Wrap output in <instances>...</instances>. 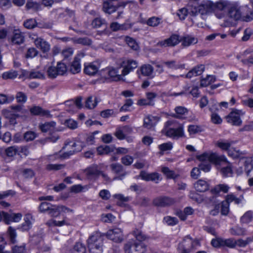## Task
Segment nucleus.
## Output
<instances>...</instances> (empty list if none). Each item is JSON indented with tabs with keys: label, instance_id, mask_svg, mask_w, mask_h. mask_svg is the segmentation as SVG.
<instances>
[{
	"label": "nucleus",
	"instance_id": "f257e3e1",
	"mask_svg": "<svg viewBox=\"0 0 253 253\" xmlns=\"http://www.w3.org/2000/svg\"><path fill=\"white\" fill-rule=\"evenodd\" d=\"M209 4L210 13L226 9L228 16L235 21L250 22L253 20V1L249 5L243 6L229 1H211Z\"/></svg>",
	"mask_w": 253,
	"mask_h": 253
},
{
	"label": "nucleus",
	"instance_id": "f03ea898",
	"mask_svg": "<svg viewBox=\"0 0 253 253\" xmlns=\"http://www.w3.org/2000/svg\"><path fill=\"white\" fill-rule=\"evenodd\" d=\"M209 2L211 1H189L187 8L179 9L177 15L181 20H184L187 14L191 16H196L198 13L201 15L210 13Z\"/></svg>",
	"mask_w": 253,
	"mask_h": 253
},
{
	"label": "nucleus",
	"instance_id": "7ed1b4c3",
	"mask_svg": "<svg viewBox=\"0 0 253 253\" xmlns=\"http://www.w3.org/2000/svg\"><path fill=\"white\" fill-rule=\"evenodd\" d=\"M198 159L201 162L199 165L200 169L205 172H208L211 168V163L219 165L221 162H225L226 158L224 155H218L215 153H204L197 157Z\"/></svg>",
	"mask_w": 253,
	"mask_h": 253
},
{
	"label": "nucleus",
	"instance_id": "20e7f679",
	"mask_svg": "<svg viewBox=\"0 0 253 253\" xmlns=\"http://www.w3.org/2000/svg\"><path fill=\"white\" fill-rule=\"evenodd\" d=\"M174 121L171 120L167 121L165 124V127L162 132L165 135L169 137L178 138L182 137L184 135L183 128L182 126H179L177 128H170L169 126H172Z\"/></svg>",
	"mask_w": 253,
	"mask_h": 253
},
{
	"label": "nucleus",
	"instance_id": "39448f33",
	"mask_svg": "<svg viewBox=\"0 0 253 253\" xmlns=\"http://www.w3.org/2000/svg\"><path fill=\"white\" fill-rule=\"evenodd\" d=\"M199 245L197 240H193L189 236H186L183 242L179 244L178 250L179 253H189L196 246Z\"/></svg>",
	"mask_w": 253,
	"mask_h": 253
},
{
	"label": "nucleus",
	"instance_id": "423d86ee",
	"mask_svg": "<svg viewBox=\"0 0 253 253\" xmlns=\"http://www.w3.org/2000/svg\"><path fill=\"white\" fill-rule=\"evenodd\" d=\"M124 250L126 253H145L146 246L142 243H135L130 241L125 245Z\"/></svg>",
	"mask_w": 253,
	"mask_h": 253
},
{
	"label": "nucleus",
	"instance_id": "0eeeda50",
	"mask_svg": "<svg viewBox=\"0 0 253 253\" xmlns=\"http://www.w3.org/2000/svg\"><path fill=\"white\" fill-rule=\"evenodd\" d=\"M67 71L66 65L62 62H58L56 66H50L47 70L48 77L51 79L55 78L58 75H63Z\"/></svg>",
	"mask_w": 253,
	"mask_h": 253
},
{
	"label": "nucleus",
	"instance_id": "6e6552de",
	"mask_svg": "<svg viewBox=\"0 0 253 253\" xmlns=\"http://www.w3.org/2000/svg\"><path fill=\"white\" fill-rule=\"evenodd\" d=\"M244 114L241 110H234L226 116L227 121L233 125L239 126L242 124L240 116Z\"/></svg>",
	"mask_w": 253,
	"mask_h": 253
},
{
	"label": "nucleus",
	"instance_id": "1a4fd4ad",
	"mask_svg": "<svg viewBox=\"0 0 253 253\" xmlns=\"http://www.w3.org/2000/svg\"><path fill=\"white\" fill-rule=\"evenodd\" d=\"M106 237L116 243L122 242L124 240V236L121 229L115 228L110 229L106 234Z\"/></svg>",
	"mask_w": 253,
	"mask_h": 253
},
{
	"label": "nucleus",
	"instance_id": "9d476101",
	"mask_svg": "<svg viewBox=\"0 0 253 253\" xmlns=\"http://www.w3.org/2000/svg\"><path fill=\"white\" fill-rule=\"evenodd\" d=\"M175 203V200L169 197H159L153 200V204L157 207H165L172 205Z\"/></svg>",
	"mask_w": 253,
	"mask_h": 253
},
{
	"label": "nucleus",
	"instance_id": "9b49d317",
	"mask_svg": "<svg viewBox=\"0 0 253 253\" xmlns=\"http://www.w3.org/2000/svg\"><path fill=\"white\" fill-rule=\"evenodd\" d=\"M112 171L118 175L114 178V180H122L126 175L127 172L124 170L123 167L120 164L115 163L110 165Z\"/></svg>",
	"mask_w": 253,
	"mask_h": 253
},
{
	"label": "nucleus",
	"instance_id": "f8f14e48",
	"mask_svg": "<svg viewBox=\"0 0 253 253\" xmlns=\"http://www.w3.org/2000/svg\"><path fill=\"white\" fill-rule=\"evenodd\" d=\"M103 239L99 233H96L91 235L87 240L88 247H90L91 244L93 247H102Z\"/></svg>",
	"mask_w": 253,
	"mask_h": 253
},
{
	"label": "nucleus",
	"instance_id": "ddd939ff",
	"mask_svg": "<svg viewBox=\"0 0 253 253\" xmlns=\"http://www.w3.org/2000/svg\"><path fill=\"white\" fill-rule=\"evenodd\" d=\"M85 175L89 179L97 178L101 173L97 165H92L84 170Z\"/></svg>",
	"mask_w": 253,
	"mask_h": 253
},
{
	"label": "nucleus",
	"instance_id": "4468645a",
	"mask_svg": "<svg viewBox=\"0 0 253 253\" xmlns=\"http://www.w3.org/2000/svg\"><path fill=\"white\" fill-rule=\"evenodd\" d=\"M139 176L144 180L155 181L156 183H158L159 181L161 179L160 175L157 172L149 173L145 171H141Z\"/></svg>",
	"mask_w": 253,
	"mask_h": 253
},
{
	"label": "nucleus",
	"instance_id": "2eb2a0df",
	"mask_svg": "<svg viewBox=\"0 0 253 253\" xmlns=\"http://www.w3.org/2000/svg\"><path fill=\"white\" fill-rule=\"evenodd\" d=\"M72 146L73 147H75V149L73 151H70L69 152L64 153L60 156L61 158H67L70 156L73 155L75 152H80L83 149V148L85 146V145L81 140H76V142L74 143Z\"/></svg>",
	"mask_w": 253,
	"mask_h": 253
},
{
	"label": "nucleus",
	"instance_id": "dca6fc26",
	"mask_svg": "<svg viewBox=\"0 0 253 253\" xmlns=\"http://www.w3.org/2000/svg\"><path fill=\"white\" fill-rule=\"evenodd\" d=\"M30 112L32 115L45 116L47 117H51L50 112L48 110H44L39 106H33L30 108Z\"/></svg>",
	"mask_w": 253,
	"mask_h": 253
},
{
	"label": "nucleus",
	"instance_id": "f3484780",
	"mask_svg": "<svg viewBox=\"0 0 253 253\" xmlns=\"http://www.w3.org/2000/svg\"><path fill=\"white\" fill-rule=\"evenodd\" d=\"M120 67L115 68L113 67H110L107 69V72L108 75L113 81H119L123 79L122 72L121 74H119V70L120 69Z\"/></svg>",
	"mask_w": 253,
	"mask_h": 253
},
{
	"label": "nucleus",
	"instance_id": "a211bd4d",
	"mask_svg": "<svg viewBox=\"0 0 253 253\" xmlns=\"http://www.w3.org/2000/svg\"><path fill=\"white\" fill-rule=\"evenodd\" d=\"M205 70V66L203 64L198 65L188 72L186 78L190 79L194 76L201 75Z\"/></svg>",
	"mask_w": 253,
	"mask_h": 253
},
{
	"label": "nucleus",
	"instance_id": "6ab92c4d",
	"mask_svg": "<svg viewBox=\"0 0 253 253\" xmlns=\"http://www.w3.org/2000/svg\"><path fill=\"white\" fill-rule=\"evenodd\" d=\"M137 62L133 60H128L126 64L125 65L124 69L122 70V74L123 76L127 75L130 72L137 67Z\"/></svg>",
	"mask_w": 253,
	"mask_h": 253
},
{
	"label": "nucleus",
	"instance_id": "aec40b11",
	"mask_svg": "<svg viewBox=\"0 0 253 253\" xmlns=\"http://www.w3.org/2000/svg\"><path fill=\"white\" fill-rule=\"evenodd\" d=\"M35 45L43 52H48L50 48L49 43L41 38L35 41Z\"/></svg>",
	"mask_w": 253,
	"mask_h": 253
},
{
	"label": "nucleus",
	"instance_id": "412c9836",
	"mask_svg": "<svg viewBox=\"0 0 253 253\" xmlns=\"http://www.w3.org/2000/svg\"><path fill=\"white\" fill-rule=\"evenodd\" d=\"M65 210L69 211V209L64 206H51L48 213L52 216L57 217L60 215L61 211H65Z\"/></svg>",
	"mask_w": 253,
	"mask_h": 253
},
{
	"label": "nucleus",
	"instance_id": "4be33fe9",
	"mask_svg": "<svg viewBox=\"0 0 253 253\" xmlns=\"http://www.w3.org/2000/svg\"><path fill=\"white\" fill-rule=\"evenodd\" d=\"M56 123L54 121L45 122L39 124V128L42 132L53 130L55 128Z\"/></svg>",
	"mask_w": 253,
	"mask_h": 253
},
{
	"label": "nucleus",
	"instance_id": "5701e85b",
	"mask_svg": "<svg viewBox=\"0 0 253 253\" xmlns=\"http://www.w3.org/2000/svg\"><path fill=\"white\" fill-rule=\"evenodd\" d=\"M233 143V141L220 139L215 142V145L222 150L228 151V150Z\"/></svg>",
	"mask_w": 253,
	"mask_h": 253
},
{
	"label": "nucleus",
	"instance_id": "b1692460",
	"mask_svg": "<svg viewBox=\"0 0 253 253\" xmlns=\"http://www.w3.org/2000/svg\"><path fill=\"white\" fill-rule=\"evenodd\" d=\"M195 189L200 192H204L209 189V184L203 180H198L194 184Z\"/></svg>",
	"mask_w": 253,
	"mask_h": 253
},
{
	"label": "nucleus",
	"instance_id": "393cba45",
	"mask_svg": "<svg viewBox=\"0 0 253 253\" xmlns=\"http://www.w3.org/2000/svg\"><path fill=\"white\" fill-rule=\"evenodd\" d=\"M228 155L233 159H243L245 153L234 147L230 148L228 151Z\"/></svg>",
	"mask_w": 253,
	"mask_h": 253
},
{
	"label": "nucleus",
	"instance_id": "a878e982",
	"mask_svg": "<svg viewBox=\"0 0 253 253\" xmlns=\"http://www.w3.org/2000/svg\"><path fill=\"white\" fill-rule=\"evenodd\" d=\"M180 41L184 46H188L192 44H196L198 42V39L191 36L187 35L183 37Z\"/></svg>",
	"mask_w": 253,
	"mask_h": 253
},
{
	"label": "nucleus",
	"instance_id": "bb28decb",
	"mask_svg": "<svg viewBox=\"0 0 253 253\" xmlns=\"http://www.w3.org/2000/svg\"><path fill=\"white\" fill-rule=\"evenodd\" d=\"M229 187L225 184H218L216 185L211 190V194H218L220 192H223L224 193H226L228 192Z\"/></svg>",
	"mask_w": 253,
	"mask_h": 253
},
{
	"label": "nucleus",
	"instance_id": "cd10ccee",
	"mask_svg": "<svg viewBox=\"0 0 253 253\" xmlns=\"http://www.w3.org/2000/svg\"><path fill=\"white\" fill-rule=\"evenodd\" d=\"M70 71L74 74L79 73L81 71L80 59L79 57H76L72 62Z\"/></svg>",
	"mask_w": 253,
	"mask_h": 253
},
{
	"label": "nucleus",
	"instance_id": "c85d7f7f",
	"mask_svg": "<svg viewBox=\"0 0 253 253\" xmlns=\"http://www.w3.org/2000/svg\"><path fill=\"white\" fill-rule=\"evenodd\" d=\"M103 9L105 13L111 14L116 10L117 7L112 3V1H105L103 3Z\"/></svg>",
	"mask_w": 253,
	"mask_h": 253
},
{
	"label": "nucleus",
	"instance_id": "c756f323",
	"mask_svg": "<svg viewBox=\"0 0 253 253\" xmlns=\"http://www.w3.org/2000/svg\"><path fill=\"white\" fill-rule=\"evenodd\" d=\"M244 196L243 195H241L239 198H237L233 194H229L226 196L224 201L227 202L229 204L233 201L236 204H239L242 202Z\"/></svg>",
	"mask_w": 253,
	"mask_h": 253
},
{
	"label": "nucleus",
	"instance_id": "7c9ffc66",
	"mask_svg": "<svg viewBox=\"0 0 253 253\" xmlns=\"http://www.w3.org/2000/svg\"><path fill=\"white\" fill-rule=\"evenodd\" d=\"M229 233L233 236H244L246 235V230L245 228L236 226L229 229Z\"/></svg>",
	"mask_w": 253,
	"mask_h": 253
},
{
	"label": "nucleus",
	"instance_id": "2f4dec72",
	"mask_svg": "<svg viewBox=\"0 0 253 253\" xmlns=\"http://www.w3.org/2000/svg\"><path fill=\"white\" fill-rule=\"evenodd\" d=\"M98 68L93 63H90L85 66L84 72L86 74L90 76L95 75L98 72Z\"/></svg>",
	"mask_w": 253,
	"mask_h": 253
},
{
	"label": "nucleus",
	"instance_id": "473e14b6",
	"mask_svg": "<svg viewBox=\"0 0 253 253\" xmlns=\"http://www.w3.org/2000/svg\"><path fill=\"white\" fill-rule=\"evenodd\" d=\"M114 151V148L108 145L100 146L97 148V152L98 155H107Z\"/></svg>",
	"mask_w": 253,
	"mask_h": 253
},
{
	"label": "nucleus",
	"instance_id": "72a5a7b5",
	"mask_svg": "<svg viewBox=\"0 0 253 253\" xmlns=\"http://www.w3.org/2000/svg\"><path fill=\"white\" fill-rule=\"evenodd\" d=\"M24 41L23 37L18 30H15L11 38V42L13 44H19Z\"/></svg>",
	"mask_w": 253,
	"mask_h": 253
},
{
	"label": "nucleus",
	"instance_id": "f704fd0d",
	"mask_svg": "<svg viewBox=\"0 0 253 253\" xmlns=\"http://www.w3.org/2000/svg\"><path fill=\"white\" fill-rule=\"evenodd\" d=\"M174 110L176 113L172 114L171 116L177 119H181L182 115H185L188 112L187 109L182 106H177L175 107Z\"/></svg>",
	"mask_w": 253,
	"mask_h": 253
},
{
	"label": "nucleus",
	"instance_id": "c9c22d12",
	"mask_svg": "<svg viewBox=\"0 0 253 253\" xmlns=\"http://www.w3.org/2000/svg\"><path fill=\"white\" fill-rule=\"evenodd\" d=\"M154 69L150 64H144L140 68V71L144 76H150L153 72Z\"/></svg>",
	"mask_w": 253,
	"mask_h": 253
},
{
	"label": "nucleus",
	"instance_id": "e433bc0d",
	"mask_svg": "<svg viewBox=\"0 0 253 253\" xmlns=\"http://www.w3.org/2000/svg\"><path fill=\"white\" fill-rule=\"evenodd\" d=\"M161 171L168 179H175L178 176L173 170H170L168 167H163Z\"/></svg>",
	"mask_w": 253,
	"mask_h": 253
},
{
	"label": "nucleus",
	"instance_id": "4c0bfd02",
	"mask_svg": "<svg viewBox=\"0 0 253 253\" xmlns=\"http://www.w3.org/2000/svg\"><path fill=\"white\" fill-rule=\"evenodd\" d=\"M180 41L179 36L177 35H172L169 38L166 39L168 46H175Z\"/></svg>",
	"mask_w": 253,
	"mask_h": 253
},
{
	"label": "nucleus",
	"instance_id": "58836bf2",
	"mask_svg": "<svg viewBox=\"0 0 253 253\" xmlns=\"http://www.w3.org/2000/svg\"><path fill=\"white\" fill-rule=\"evenodd\" d=\"M97 104V101L96 97H94V98L93 99L92 96H89L85 101V106L88 109H91L95 108Z\"/></svg>",
	"mask_w": 253,
	"mask_h": 253
},
{
	"label": "nucleus",
	"instance_id": "ea45409f",
	"mask_svg": "<svg viewBox=\"0 0 253 253\" xmlns=\"http://www.w3.org/2000/svg\"><path fill=\"white\" fill-rule=\"evenodd\" d=\"M252 242V238L251 237H248L245 240L239 239L235 240V247L236 246L239 247L244 248Z\"/></svg>",
	"mask_w": 253,
	"mask_h": 253
},
{
	"label": "nucleus",
	"instance_id": "a19ab883",
	"mask_svg": "<svg viewBox=\"0 0 253 253\" xmlns=\"http://www.w3.org/2000/svg\"><path fill=\"white\" fill-rule=\"evenodd\" d=\"M32 219V216L30 214H27L25 217V222L22 224L21 228L22 230H29L32 225V222L31 219Z\"/></svg>",
	"mask_w": 253,
	"mask_h": 253
},
{
	"label": "nucleus",
	"instance_id": "79ce46f5",
	"mask_svg": "<svg viewBox=\"0 0 253 253\" xmlns=\"http://www.w3.org/2000/svg\"><path fill=\"white\" fill-rule=\"evenodd\" d=\"M23 25L28 29H32L38 26L36 20L33 18L28 19L25 20L23 23Z\"/></svg>",
	"mask_w": 253,
	"mask_h": 253
},
{
	"label": "nucleus",
	"instance_id": "37998d69",
	"mask_svg": "<svg viewBox=\"0 0 253 253\" xmlns=\"http://www.w3.org/2000/svg\"><path fill=\"white\" fill-rule=\"evenodd\" d=\"M163 63L166 65L169 68L173 69H177L180 68H184V65H178L176 64L175 61L171 60L168 61H164Z\"/></svg>",
	"mask_w": 253,
	"mask_h": 253
},
{
	"label": "nucleus",
	"instance_id": "c03bdc74",
	"mask_svg": "<svg viewBox=\"0 0 253 253\" xmlns=\"http://www.w3.org/2000/svg\"><path fill=\"white\" fill-rule=\"evenodd\" d=\"M125 41L128 45L132 49L134 50H136L138 49L139 46L137 43L135 42V41L132 38L126 37V38Z\"/></svg>",
	"mask_w": 253,
	"mask_h": 253
},
{
	"label": "nucleus",
	"instance_id": "a18cd8bd",
	"mask_svg": "<svg viewBox=\"0 0 253 253\" xmlns=\"http://www.w3.org/2000/svg\"><path fill=\"white\" fill-rule=\"evenodd\" d=\"M253 213L251 211H247L240 218L242 223H248L252 219Z\"/></svg>",
	"mask_w": 253,
	"mask_h": 253
},
{
	"label": "nucleus",
	"instance_id": "49530a36",
	"mask_svg": "<svg viewBox=\"0 0 253 253\" xmlns=\"http://www.w3.org/2000/svg\"><path fill=\"white\" fill-rule=\"evenodd\" d=\"M132 234L135 237L136 239L140 242H142L145 240L147 238L146 236L144 234L142 231L138 229H135L134 230Z\"/></svg>",
	"mask_w": 253,
	"mask_h": 253
},
{
	"label": "nucleus",
	"instance_id": "de8ad7c7",
	"mask_svg": "<svg viewBox=\"0 0 253 253\" xmlns=\"http://www.w3.org/2000/svg\"><path fill=\"white\" fill-rule=\"evenodd\" d=\"M17 76L18 73L16 71H10L3 73L2 75V78L4 80L13 79L16 78Z\"/></svg>",
	"mask_w": 253,
	"mask_h": 253
},
{
	"label": "nucleus",
	"instance_id": "09e8293b",
	"mask_svg": "<svg viewBox=\"0 0 253 253\" xmlns=\"http://www.w3.org/2000/svg\"><path fill=\"white\" fill-rule=\"evenodd\" d=\"M85 247L82 244L78 243L75 245L72 253H85Z\"/></svg>",
	"mask_w": 253,
	"mask_h": 253
},
{
	"label": "nucleus",
	"instance_id": "8fccbe9b",
	"mask_svg": "<svg viewBox=\"0 0 253 253\" xmlns=\"http://www.w3.org/2000/svg\"><path fill=\"white\" fill-rule=\"evenodd\" d=\"M37 136V134L36 132L32 131H28L24 133L23 138L26 141H31L36 138Z\"/></svg>",
	"mask_w": 253,
	"mask_h": 253
},
{
	"label": "nucleus",
	"instance_id": "3c124183",
	"mask_svg": "<svg viewBox=\"0 0 253 253\" xmlns=\"http://www.w3.org/2000/svg\"><path fill=\"white\" fill-rule=\"evenodd\" d=\"M7 232L10 241L12 244H15L16 242V233L15 232V230L12 227L10 226L8 227Z\"/></svg>",
	"mask_w": 253,
	"mask_h": 253
},
{
	"label": "nucleus",
	"instance_id": "603ef678",
	"mask_svg": "<svg viewBox=\"0 0 253 253\" xmlns=\"http://www.w3.org/2000/svg\"><path fill=\"white\" fill-rule=\"evenodd\" d=\"M40 6L41 5L39 3L33 1H28L26 5L27 9H32L34 10H37L40 9Z\"/></svg>",
	"mask_w": 253,
	"mask_h": 253
},
{
	"label": "nucleus",
	"instance_id": "864d4df0",
	"mask_svg": "<svg viewBox=\"0 0 253 253\" xmlns=\"http://www.w3.org/2000/svg\"><path fill=\"white\" fill-rule=\"evenodd\" d=\"M15 98L18 103H24L27 101V97L25 93L19 91L16 93Z\"/></svg>",
	"mask_w": 253,
	"mask_h": 253
},
{
	"label": "nucleus",
	"instance_id": "5fc2aeb1",
	"mask_svg": "<svg viewBox=\"0 0 253 253\" xmlns=\"http://www.w3.org/2000/svg\"><path fill=\"white\" fill-rule=\"evenodd\" d=\"M164 220L168 225L170 226L176 225L178 222V220L177 218L175 217H171L169 216L165 217Z\"/></svg>",
	"mask_w": 253,
	"mask_h": 253
},
{
	"label": "nucleus",
	"instance_id": "6e6d98bb",
	"mask_svg": "<svg viewBox=\"0 0 253 253\" xmlns=\"http://www.w3.org/2000/svg\"><path fill=\"white\" fill-rule=\"evenodd\" d=\"M12 253H24L26 251V245L23 244L21 246L15 245L12 248Z\"/></svg>",
	"mask_w": 253,
	"mask_h": 253
},
{
	"label": "nucleus",
	"instance_id": "4d7b16f0",
	"mask_svg": "<svg viewBox=\"0 0 253 253\" xmlns=\"http://www.w3.org/2000/svg\"><path fill=\"white\" fill-rule=\"evenodd\" d=\"M223 246H226L230 248H234L235 247V240L233 238L223 239Z\"/></svg>",
	"mask_w": 253,
	"mask_h": 253
},
{
	"label": "nucleus",
	"instance_id": "13d9d810",
	"mask_svg": "<svg viewBox=\"0 0 253 253\" xmlns=\"http://www.w3.org/2000/svg\"><path fill=\"white\" fill-rule=\"evenodd\" d=\"M76 43L81 44L84 45H89L91 44V41L88 38H80L76 40L74 42Z\"/></svg>",
	"mask_w": 253,
	"mask_h": 253
},
{
	"label": "nucleus",
	"instance_id": "bf43d9fd",
	"mask_svg": "<svg viewBox=\"0 0 253 253\" xmlns=\"http://www.w3.org/2000/svg\"><path fill=\"white\" fill-rule=\"evenodd\" d=\"M160 22V19L158 17H152L150 18L147 21L148 25L152 27L157 26Z\"/></svg>",
	"mask_w": 253,
	"mask_h": 253
},
{
	"label": "nucleus",
	"instance_id": "052dcab7",
	"mask_svg": "<svg viewBox=\"0 0 253 253\" xmlns=\"http://www.w3.org/2000/svg\"><path fill=\"white\" fill-rule=\"evenodd\" d=\"M133 161V157L129 155H126L121 158L122 163L125 166H130Z\"/></svg>",
	"mask_w": 253,
	"mask_h": 253
},
{
	"label": "nucleus",
	"instance_id": "680f3d73",
	"mask_svg": "<svg viewBox=\"0 0 253 253\" xmlns=\"http://www.w3.org/2000/svg\"><path fill=\"white\" fill-rule=\"evenodd\" d=\"M125 24H119L117 22H113L110 24V28L113 31H117L120 30H125L126 28L125 27Z\"/></svg>",
	"mask_w": 253,
	"mask_h": 253
},
{
	"label": "nucleus",
	"instance_id": "e2e57ef3",
	"mask_svg": "<svg viewBox=\"0 0 253 253\" xmlns=\"http://www.w3.org/2000/svg\"><path fill=\"white\" fill-rule=\"evenodd\" d=\"M154 124L150 117H147L144 119L143 126L148 129H151L154 126Z\"/></svg>",
	"mask_w": 253,
	"mask_h": 253
},
{
	"label": "nucleus",
	"instance_id": "0e129e2a",
	"mask_svg": "<svg viewBox=\"0 0 253 253\" xmlns=\"http://www.w3.org/2000/svg\"><path fill=\"white\" fill-rule=\"evenodd\" d=\"M221 213L227 215L229 211V204L227 202L223 201L221 206Z\"/></svg>",
	"mask_w": 253,
	"mask_h": 253
},
{
	"label": "nucleus",
	"instance_id": "69168bd1",
	"mask_svg": "<svg viewBox=\"0 0 253 253\" xmlns=\"http://www.w3.org/2000/svg\"><path fill=\"white\" fill-rule=\"evenodd\" d=\"M220 172L224 176H230L232 174V169L230 166L221 169Z\"/></svg>",
	"mask_w": 253,
	"mask_h": 253
},
{
	"label": "nucleus",
	"instance_id": "338daca9",
	"mask_svg": "<svg viewBox=\"0 0 253 253\" xmlns=\"http://www.w3.org/2000/svg\"><path fill=\"white\" fill-rule=\"evenodd\" d=\"M45 77L43 73L39 72L33 71L30 72V79H43Z\"/></svg>",
	"mask_w": 253,
	"mask_h": 253
},
{
	"label": "nucleus",
	"instance_id": "774afa93",
	"mask_svg": "<svg viewBox=\"0 0 253 253\" xmlns=\"http://www.w3.org/2000/svg\"><path fill=\"white\" fill-rule=\"evenodd\" d=\"M86 188V186H83L80 184L74 185L71 187L70 191L75 193H78L82 192Z\"/></svg>",
	"mask_w": 253,
	"mask_h": 253
}]
</instances>
